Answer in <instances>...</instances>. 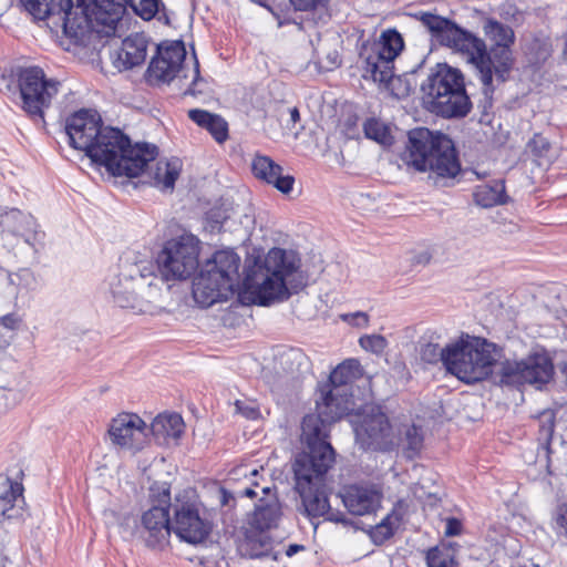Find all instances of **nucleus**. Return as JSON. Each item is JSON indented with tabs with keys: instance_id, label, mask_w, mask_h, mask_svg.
I'll use <instances>...</instances> for the list:
<instances>
[{
	"instance_id": "e433bc0d",
	"label": "nucleus",
	"mask_w": 567,
	"mask_h": 567,
	"mask_svg": "<svg viewBox=\"0 0 567 567\" xmlns=\"http://www.w3.org/2000/svg\"><path fill=\"white\" fill-rule=\"evenodd\" d=\"M484 33L492 45L512 47L515 42L514 30L502 22L488 19L484 23Z\"/></svg>"
},
{
	"instance_id": "423d86ee",
	"label": "nucleus",
	"mask_w": 567,
	"mask_h": 567,
	"mask_svg": "<svg viewBox=\"0 0 567 567\" xmlns=\"http://www.w3.org/2000/svg\"><path fill=\"white\" fill-rule=\"evenodd\" d=\"M425 107L442 117H464L472 109L463 73L447 63H436L421 84Z\"/></svg>"
},
{
	"instance_id": "ddd939ff",
	"label": "nucleus",
	"mask_w": 567,
	"mask_h": 567,
	"mask_svg": "<svg viewBox=\"0 0 567 567\" xmlns=\"http://www.w3.org/2000/svg\"><path fill=\"white\" fill-rule=\"evenodd\" d=\"M416 18L441 45L460 53L467 62L472 63L474 55L478 54L481 39L461 29L452 21L431 12H419Z\"/></svg>"
},
{
	"instance_id": "c03bdc74",
	"label": "nucleus",
	"mask_w": 567,
	"mask_h": 567,
	"mask_svg": "<svg viewBox=\"0 0 567 567\" xmlns=\"http://www.w3.org/2000/svg\"><path fill=\"white\" fill-rule=\"evenodd\" d=\"M296 10L299 11H319V17L316 23H326L329 20L326 6L328 0H289Z\"/></svg>"
},
{
	"instance_id": "0e129e2a",
	"label": "nucleus",
	"mask_w": 567,
	"mask_h": 567,
	"mask_svg": "<svg viewBox=\"0 0 567 567\" xmlns=\"http://www.w3.org/2000/svg\"><path fill=\"white\" fill-rule=\"evenodd\" d=\"M292 355H293L295 358H297V357H301V354H300L299 352H295V351L292 352Z\"/></svg>"
},
{
	"instance_id": "4468645a",
	"label": "nucleus",
	"mask_w": 567,
	"mask_h": 567,
	"mask_svg": "<svg viewBox=\"0 0 567 567\" xmlns=\"http://www.w3.org/2000/svg\"><path fill=\"white\" fill-rule=\"evenodd\" d=\"M334 462L332 445L319 446L316 450L305 449L296 455L292 463L296 486L324 485Z\"/></svg>"
},
{
	"instance_id": "8fccbe9b",
	"label": "nucleus",
	"mask_w": 567,
	"mask_h": 567,
	"mask_svg": "<svg viewBox=\"0 0 567 567\" xmlns=\"http://www.w3.org/2000/svg\"><path fill=\"white\" fill-rule=\"evenodd\" d=\"M159 9V0H140V2L134 7L136 14H138L143 20L153 19Z\"/></svg>"
},
{
	"instance_id": "4c0bfd02",
	"label": "nucleus",
	"mask_w": 567,
	"mask_h": 567,
	"mask_svg": "<svg viewBox=\"0 0 567 567\" xmlns=\"http://www.w3.org/2000/svg\"><path fill=\"white\" fill-rule=\"evenodd\" d=\"M363 132L367 138L373 140L379 144H391L392 136L389 127L378 118H367L363 123Z\"/></svg>"
},
{
	"instance_id": "cd10ccee",
	"label": "nucleus",
	"mask_w": 567,
	"mask_h": 567,
	"mask_svg": "<svg viewBox=\"0 0 567 567\" xmlns=\"http://www.w3.org/2000/svg\"><path fill=\"white\" fill-rule=\"evenodd\" d=\"M331 422L326 421L320 414H308L303 417L301 423V442L305 449L321 447L323 445H331L328 441L329 425Z\"/></svg>"
},
{
	"instance_id": "0eeeda50",
	"label": "nucleus",
	"mask_w": 567,
	"mask_h": 567,
	"mask_svg": "<svg viewBox=\"0 0 567 567\" xmlns=\"http://www.w3.org/2000/svg\"><path fill=\"white\" fill-rule=\"evenodd\" d=\"M240 258L231 249L216 251L193 284V296L202 307L227 300L238 285Z\"/></svg>"
},
{
	"instance_id": "393cba45",
	"label": "nucleus",
	"mask_w": 567,
	"mask_h": 567,
	"mask_svg": "<svg viewBox=\"0 0 567 567\" xmlns=\"http://www.w3.org/2000/svg\"><path fill=\"white\" fill-rule=\"evenodd\" d=\"M344 507L352 515L374 514L381 506L382 494L372 486L350 485L340 493Z\"/></svg>"
},
{
	"instance_id": "a18cd8bd",
	"label": "nucleus",
	"mask_w": 567,
	"mask_h": 567,
	"mask_svg": "<svg viewBox=\"0 0 567 567\" xmlns=\"http://www.w3.org/2000/svg\"><path fill=\"white\" fill-rule=\"evenodd\" d=\"M20 4L37 20H44L51 11L49 0H20Z\"/></svg>"
},
{
	"instance_id": "dca6fc26",
	"label": "nucleus",
	"mask_w": 567,
	"mask_h": 567,
	"mask_svg": "<svg viewBox=\"0 0 567 567\" xmlns=\"http://www.w3.org/2000/svg\"><path fill=\"white\" fill-rule=\"evenodd\" d=\"M480 52L474 55L472 64L478 72L485 94L493 91V74L504 82L514 63L512 47L491 45L489 51L485 42L481 39L478 44Z\"/></svg>"
},
{
	"instance_id": "20e7f679",
	"label": "nucleus",
	"mask_w": 567,
	"mask_h": 567,
	"mask_svg": "<svg viewBox=\"0 0 567 567\" xmlns=\"http://www.w3.org/2000/svg\"><path fill=\"white\" fill-rule=\"evenodd\" d=\"M403 159L419 172H429L435 183L454 178L461 171L452 140L426 127L409 132Z\"/></svg>"
},
{
	"instance_id": "338daca9",
	"label": "nucleus",
	"mask_w": 567,
	"mask_h": 567,
	"mask_svg": "<svg viewBox=\"0 0 567 567\" xmlns=\"http://www.w3.org/2000/svg\"><path fill=\"white\" fill-rule=\"evenodd\" d=\"M251 474L257 475L258 474L257 470H254Z\"/></svg>"
},
{
	"instance_id": "79ce46f5",
	"label": "nucleus",
	"mask_w": 567,
	"mask_h": 567,
	"mask_svg": "<svg viewBox=\"0 0 567 567\" xmlns=\"http://www.w3.org/2000/svg\"><path fill=\"white\" fill-rule=\"evenodd\" d=\"M549 151V141L538 133L534 134L526 145V152L530 153L539 165L543 164L544 159L548 158Z\"/></svg>"
},
{
	"instance_id": "f257e3e1",
	"label": "nucleus",
	"mask_w": 567,
	"mask_h": 567,
	"mask_svg": "<svg viewBox=\"0 0 567 567\" xmlns=\"http://www.w3.org/2000/svg\"><path fill=\"white\" fill-rule=\"evenodd\" d=\"M299 267L300 260L293 251L270 249L262 260H256L247 268L241 298L258 306L288 299V284Z\"/></svg>"
},
{
	"instance_id": "3c124183",
	"label": "nucleus",
	"mask_w": 567,
	"mask_h": 567,
	"mask_svg": "<svg viewBox=\"0 0 567 567\" xmlns=\"http://www.w3.org/2000/svg\"><path fill=\"white\" fill-rule=\"evenodd\" d=\"M340 318L343 322L357 328H365L369 324V316L363 311L342 313Z\"/></svg>"
},
{
	"instance_id": "603ef678",
	"label": "nucleus",
	"mask_w": 567,
	"mask_h": 567,
	"mask_svg": "<svg viewBox=\"0 0 567 567\" xmlns=\"http://www.w3.org/2000/svg\"><path fill=\"white\" fill-rule=\"evenodd\" d=\"M32 280V274L29 269L23 268L18 272L8 274V281L10 285L16 286L18 289L27 287Z\"/></svg>"
},
{
	"instance_id": "9d476101",
	"label": "nucleus",
	"mask_w": 567,
	"mask_h": 567,
	"mask_svg": "<svg viewBox=\"0 0 567 567\" xmlns=\"http://www.w3.org/2000/svg\"><path fill=\"white\" fill-rule=\"evenodd\" d=\"M403 48V38L395 29H388L378 41L363 44L360 51L363 78L388 84L394 76V60Z\"/></svg>"
},
{
	"instance_id": "c85d7f7f",
	"label": "nucleus",
	"mask_w": 567,
	"mask_h": 567,
	"mask_svg": "<svg viewBox=\"0 0 567 567\" xmlns=\"http://www.w3.org/2000/svg\"><path fill=\"white\" fill-rule=\"evenodd\" d=\"M184 429L185 424L179 414L163 413L153 420L148 432L153 434L159 444H168L171 440H178L184 433Z\"/></svg>"
},
{
	"instance_id": "2f4dec72",
	"label": "nucleus",
	"mask_w": 567,
	"mask_h": 567,
	"mask_svg": "<svg viewBox=\"0 0 567 567\" xmlns=\"http://www.w3.org/2000/svg\"><path fill=\"white\" fill-rule=\"evenodd\" d=\"M188 116L198 126L206 128L218 143L226 141L228 126L221 116L198 109L189 110Z\"/></svg>"
},
{
	"instance_id": "6ab92c4d",
	"label": "nucleus",
	"mask_w": 567,
	"mask_h": 567,
	"mask_svg": "<svg viewBox=\"0 0 567 567\" xmlns=\"http://www.w3.org/2000/svg\"><path fill=\"white\" fill-rule=\"evenodd\" d=\"M102 128L103 124L100 115L89 110L75 112L65 122V134L69 137L70 145L75 150L85 152V155H87Z\"/></svg>"
},
{
	"instance_id": "c9c22d12",
	"label": "nucleus",
	"mask_w": 567,
	"mask_h": 567,
	"mask_svg": "<svg viewBox=\"0 0 567 567\" xmlns=\"http://www.w3.org/2000/svg\"><path fill=\"white\" fill-rule=\"evenodd\" d=\"M182 162L178 158L158 161L154 173V184L163 190H173L179 176Z\"/></svg>"
},
{
	"instance_id": "473e14b6",
	"label": "nucleus",
	"mask_w": 567,
	"mask_h": 567,
	"mask_svg": "<svg viewBox=\"0 0 567 567\" xmlns=\"http://www.w3.org/2000/svg\"><path fill=\"white\" fill-rule=\"evenodd\" d=\"M244 555L249 558H262L270 557L272 560H279L280 554L272 551V542L269 536L260 533H250L246 535V538L241 545Z\"/></svg>"
},
{
	"instance_id": "5fc2aeb1",
	"label": "nucleus",
	"mask_w": 567,
	"mask_h": 567,
	"mask_svg": "<svg viewBox=\"0 0 567 567\" xmlns=\"http://www.w3.org/2000/svg\"><path fill=\"white\" fill-rule=\"evenodd\" d=\"M555 520L558 532L567 536V505L557 508Z\"/></svg>"
},
{
	"instance_id": "4d7b16f0",
	"label": "nucleus",
	"mask_w": 567,
	"mask_h": 567,
	"mask_svg": "<svg viewBox=\"0 0 567 567\" xmlns=\"http://www.w3.org/2000/svg\"><path fill=\"white\" fill-rule=\"evenodd\" d=\"M461 529H462V524L458 519L453 518V517L447 519L446 527H445V535L456 536L461 533Z\"/></svg>"
},
{
	"instance_id": "39448f33",
	"label": "nucleus",
	"mask_w": 567,
	"mask_h": 567,
	"mask_svg": "<svg viewBox=\"0 0 567 567\" xmlns=\"http://www.w3.org/2000/svg\"><path fill=\"white\" fill-rule=\"evenodd\" d=\"M109 293L120 308L144 311L162 292V278L151 259H125L107 281Z\"/></svg>"
},
{
	"instance_id": "5701e85b",
	"label": "nucleus",
	"mask_w": 567,
	"mask_h": 567,
	"mask_svg": "<svg viewBox=\"0 0 567 567\" xmlns=\"http://www.w3.org/2000/svg\"><path fill=\"white\" fill-rule=\"evenodd\" d=\"M355 440L363 449H378L390 435V423L386 415L374 411L362 416L359 421L351 420Z\"/></svg>"
},
{
	"instance_id": "f8f14e48",
	"label": "nucleus",
	"mask_w": 567,
	"mask_h": 567,
	"mask_svg": "<svg viewBox=\"0 0 567 567\" xmlns=\"http://www.w3.org/2000/svg\"><path fill=\"white\" fill-rule=\"evenodd\" d=\"M58 87L59 82L47 79L39 66H27L19 71L22 109L34 120L43 121L44 109L50 106L52 97L58 93Z\"/></svg>"
},
{
	"instance_id": "4be33fe9",
	"label": "nucleus",
	"mask_w": 567,
	"mask_h": 567,
	"mask_svg": "<svg viewBox=\"0 0 567 567\" xmlns=\"http://www.w3.org/2000/svg\"><path fill=\"white\" fill-rule=\"evenodd\" d=\"M301 497L305 513L310 518L323 517L326 520L334 523H343L344 515L340 511H336L330 506L328 498V484L296 486Z\"/></svg>"
},
{
	"instance_id": "a211bd4d",
	"label": "nucleus",
	"mask_w": 567,
	"mask_h": 567,
	"mask_svg": "<svg viewBox=\"0 0 567 567\" xmlns=\"http://www.w3.org/2000/svg\"><path fill=\"white\" fill-rule=\"evenodd\" d=\"M107 434L114 446L136 453L146 443L148 425L140 415L123 412L111 420Z\"/></svg>"
},
{
	"instance_id": "9b49d317",
	"label": "nucleus",
	"mask_w": 567,
	"mask_h": 567,
	"mask_svg": "<svg viewBox=\"0 0 567 567\" xmlns=\"http://www.w3.org/2000/svg\"><path fill=\"white\" fill-rule=\"evenodd\" d=\"M198 240L193 235H182L165 243L154 264L159 271L162 285L165 280L189 278L198 267Z\"/></svg>"
},
{
	"instance_id": "ea45409f",
	"label": "nucleus",
	"mask_w": 567,
	"mask_h": 567,
	"mask_svg": "<svg viewBox=\"0 0 567 567\" xmlns=\"http://www.w3.org/2000/svg\"><path fill=\"white\" fill-rule=\"evenodd\" d=\"M446 346L441 348L439 343L426 342L420 348V359L427 364H436L442 362L447 369Z\"/></svg>"
},
{
	"instance_id": "e2e57ef3",
	"label": "nucleus",
	"mask_w": 567,
	"mask_h": 567,
	"mask_svg": "<svg viewBox=\"0 0 567 567\" xmlns=\"http://www.w3.org/2000/svg\"><path fill=\"white\" fill-rule=\"evenodd\" d=\"M269 491H270V488H269V487H261V493H262V494H268V493H269Z\"/></svg>"
},
{
	"instance_id": "37998d69",
	"label": "nucleus",
	"mask_w": 567,
	"mask_h": 567,
	"mask_svg": "<svg viewBox=\"0 0 567 567\" xmlns=\"http://www.w3.org/2000/svg\"><path fill=\"white\" fill-rule=\"evenodd\" d=\"M192 83L184 92V95H192L194 97L206 96L209 94L208 83L200 76L199 63L196 58L193 60Z\"/></svg>"
},
{
	"instance_id": "2eb2a0df",
	"label": "nucleus",
	"mask_w": 567,
	"mask_h": 567,
	"mask_svg": "<svg viewBox=\"0 0 567 567\" xmlns=\"http://www.w3.org/2000/svg\"><path fill=\"white\" fill-rule=\"evenodd\" d=\"M168 487L158 493V505H153L141 518L140 536L148 548L163 549L168 545L172 533V523L168 508L171 506Z\"/></svg>"
},
{
	"instance_id": "c756f323",
	"label": "nucleus",
	"mask_w": 567,
	"mask_h": 567,
	"mask_svg": "<svg viewBox=\"0 0 567 567\" xmlns=\"http://www.w3.org/2000/svg\"><path fill=\"white\" fill-rule=\"evenodd\" d=\"M147 44L143 37L135 34L127 37L122 42L115 64L125 70L142 64L146 59Z\"/></svg>"
},
{
	"instance_id": "bf43d9fd",
	"label": "nucleus",
	"mask_w": 567,
	"mask_h": 567,
	"mask_svg": "<svg viewBox=\"0 0 567 567\" xmlns=\"http://www.w3.org/2000/svg\"><path fill=\"white\" fill-rule=\"evenodd\" d=\"M554 431V423L551 420L548 421V424L547 425H543L542 426V433L544 436L546 437H550L551 436V433Z\"/></svg>"
},
{
	"instance_id": "7c9ffc66",
	"label": "nucleus",
	"mask_w": 567,
	"mask_h": 567,
	"mask_svg": "<svg viewBox=\"0 0 567 567\" xmlns=\"http://www.w3.org/2000/svg\"><path fill=\"white\" fill-rule=\"evenodd\" d=\"M280 515V505L276 498H260L249 518V525L258 532L268 530L277 526Z\"/></svg>"
},
{
	"instance_id": "72a5a7b5",
	"label": "nucleus",
	"mask_w": 567,
	"mask_h": 567,
	"mask_svg": "<svg viewBox=\"0 0 567 567\" xmlns=\"http://www.w3.org/2000/svg\"><path fill=\"white\" fill-rule=\"evenodd\" d=\"M474 200L484 208L505 204L507 196L505 194L504 181L497 179L492 183L482 184L475 187Z\"/></svg>"
},
{
	"instance_id": "58836bf2",
	"label": "nucleus",
	"mask_w": 567,
	"mask_h": 567,
	"mask_svg": "<svg viewBox=\"0 0 567 567\" xmlns=\"http://www.w3.org/2000/svg\"><path fill=\"white\" fill-rule=\"evenodd\" d=\"M422 429L416 425H411L404 433V454L408 458H414L419 455L423 446Z\"/></svg>"
},
{
	"instance_id": "f3484780",
	"label": "nucleus",
	"mask_w": 567,
	"mask_h": 567,
	"mask_svg": "<svg viewBox=\"0 0 567 567\" xmlns=\"http://www.w3.org/2000/svg\"><path fill=\"white\" fill-rule=\"evenodd\" d=\"M174 509L172 523V532L185 543L197 545L206 540L210 533V525L199 515L195 503L181 502L176 498L172 504Z\"/></svg>"
},
{
	"instance_id": "f03ea898",
	"label": "nucleus",
	"mask_w": 567,
	"mask_h": 567,
	"mask_svg": "<svg viewBox=\"0 0 567 567\" xmlns=\"http://www.w3.org/2000/svg\"><path fill=\"white\" fill-rule=\"evenodd\" d=\"M128 0H61L63 31L75 43L85 45L93 33L117 35Z\"/></svg>"
},
{
	"instance_id": "a878e982",
	"label": "nucleus",
	"mask_w": 567,
	"mask_h": 567,
	"mask_svg": "<svg viewBox=\"0 0 567 567\" xmlns=\"http://www.w3.org/2000/svg\"><path fill=\"white\" fill-rule=\"evenodd\" d=\"M251 169L257 178L274 185L279 192L288 194L292 190L293 176L284 175L282 167L270 157L257 155L252 159Z\"/></svg>"
},
{
	"instance_id": "69168bd1",
	"label": "nucleus",
	"mask_w": 567,
	"mask_h": 567,
	"mask_svg": "<svg viewBox=\"0 0 567 567\" xmlns=\"http://www.w3.org/2000/svg\"><path fill=\"white\" fill-rule=\"evenodd\" d=\"M254 2H257L259 4H264L262 0H252Z\"/></svg>"
},
{
	"instance_id": "de8ad7c7",
	"label": "nucleus",
	"mask_w": 567,
	"mask_h": 567,
	"mask_svg": "<svg viewBox=\"0 0 567 567\" xmlns=\"http://www.w3.org/2000/svg\"><path fill=\"white\" fill-rule=\"evenodd\" d=\"M398 526V517L392 514H388L379 524L375 525L373 537L380 538L381 540L388 539L393 535Z\"/></svg>"
},
{
	"instance_id": "f704fd0d",
	"label": "nucleus",
	"mask_w": 567,
	"mask_h": 567,
	"mask_svg": "<svg viewBox=\"0 0 567 567\" xmlns=\"http://www.w3.org/2000/svg\"><path fill=\"white\" fill-rule=\"evenodd\" d=\"M361 375L360 362L355 359H348L341 362L329 375L327 386L342 388L349 391V384Z\"/></svg>"
},
{
	"instance_id": "49530a36",
	"label": "nucleus",
	"mask_w": 567,
	"mask_h": 567,
	"mask_svg": "<svg viewBox=\"0 0 567 567\" xmlns=\"http://www.w3.org/2000/svg\"><path fill=\"white\" fill-rule=\"evenodd\" d=\"M359 344L368 352L381 354L388 347V341L381 334H365L359 339Z\"/></svg>"
},
{
	"instance_id": "a19ab883",
	"label": "nucleus",
	"mask_w": 567,
	"mask_h": 567,
	"mask_svg": "<svg viewBox=\"0 0 567 567\" xmlns=\"http://www.w3.org/2000/svg\"><path fill=\"white\" fill-rule=\"evenodd\" d=\"M427 567H456L454 556L449 548L434 547L426 554Z\"/></svg>"
},
{
	"instance_id": "412c9836",
	"label": "nucleus",
	"mask_w": 567,
	"mask_h": 567,
	"mask_svg": "<svg viewBox=\"0 0 567 567\" xmlns=\"http://www.w3.org/2000/svg\"><path fill=\"white\" fill-rule=\"evenodd\" d=\"M23 492L18 478L0 474V523L24 520L28 512Z\"/></svg>"
},
{
	"instance_id": "6e6552de",
	"label": "nucleus",
	"mask_w": 567,
	"mask_h": 567,
	"mask_svg": "<svg viewBox=\"0 0 567 567\" xmlns=\"http://www.w3.org/2000/svg\"><path fill=\"white\" fill-rule=\"evenodd\" d=\"M495 346L485 339L462 334L446 344V371L466 383L486 379L496 362Z\"/></svg>"
},
{
	"instance_id": "864d4df0",
	"label": "nucleus",
	"mask_w": 567,
	"mask_h": 567,
	"mask_svg": "<svg viewBox=\"0 0 567 567\" xmlns=\"http://www.w3.org/2000/svg\"><path fill=\"white\" fill-rule=\"evenodd\" d=\"M319 65L326 71H331L340 65V58L336 50L329 52L326 60H319Z\"/></svg>"
},
{
	"instance_id": "09e8293b",
	"label": "nucleus",
	"mask_w": 567,
	"mask_h": 567,
	"mask_svg": "<svg viewBox=\"0 0 567 567\" xmlns=\"http://www.w3.org/2000/svg\"><path fill=\"white\" fill-rule=\"evenodd\" d=\"M236 413L243 415L247 420H257L260 417V410L258 404L252 400H236L235 401Z\"/></svg>"
},
{
	"instance_id": "6e6d98bb",
	"label": "nucleus",
	"mask_w": 567,
	"mask_h": 567,
	"mask_svg": "<svg viewBox=\"0 0 567 567\" xmlns=\"http://www.w3.org/2000/svg\"><path fill=\"white\" fill-rule=\"evenodd\" d=\"M21 322L22 319L17 313H8L0 318V323L9 330H17Z\"/></svg>"
},
{
	"instance_id": "aec40b11",
	"label": "nucleus",
	"mask_w": 567,
	"mask_h": 567,
	"mask_svg": "<svg viewBox=\"0 0 567 567\" xmlns=\"http://www.w3.org/2000/svg\"><path fill=\"white\" fill-rule=\"evenodd\" d=\"M186 50L183 42H174L165 48L159 47L157 55L151 61L148 74L151 79L171 82L176 76L187 78L184 73Z\"/></svg>"
},
{
	"instance_id": "052dcab7",
	"label": "nucleus",
	"mask_w": 567,
	"mask_h": 567,
	"mask_svg": "<svg viewBox=\"0 0 567 567\" xmlns=\"http://www.w3.org/2000/svg\"><path fill=\"white\" fill-rule=\"evenodd\" d=\"M240 495L252 498L258 496V492L254 487H246L243 491H240Z\"/></svg>"
},
{
	"instance_id": "13d9d810",
	"label": "nucleus",
	"mask_w": 567,
	"mask_h": 567,
	"mask_svg": "<svg viewBox=\"0 0 567 567\" xmlns=\"http://www.w3.org/2000/svg\"><path fill=\"white\" fill-rule=\"evenodd\" d=\"M303 549H305V547H303L302 545H298V544H290V545L287 547V549H286L285 554H286V556H288V557H292V556H293V555H296L298 551L303 550Z\"/></svg>"
},
{
	"instance_id": "1a4fd4ad",
	"label": "nucleus",
	"mask_w": 567,
	"mask_h": 567,
	"mask_svg": "<svg viewBox=\"0 0 567 567\" xmlns=\"http://www.w3.org/2000/svg\"><path fill=\"white\" fill-rule=\"evenodd\" d=\"M499 382L504 385H532L542 390L555 375L553 358L544 348H534L520 360H506L499 369Z\"/></svg>"
},
{
	"instance_id": "7ed1b4c3",
	"label": "nucleus",
	"mask_w": 567,
	"mask_h": 567,
	"mask_svg": "<svg viewBox=\"0 0 567 567\" xmlns=\"http://www.w3.org/2000/svg\"><path fill=\"white\" fill-rule=\"evenodd\" d=\"M86 156L113 176L136 177L156 158L157 147L147 143L132 145L121 130L103 126Z\"/></svg>"
},
{
	"instance_id": "b1692460",
	"label": "nucleus",
	"mask_w": 567,
	"mask_h": 567,
	"mask_svg": "<svg viewBox=\"0 0 567 567\" xmlns=\"http://www.w3.org/2000/svg\"><path fill=\"white\" fill-rule=\"evenodd\" d=\"M320 393V399L316 401L317 412L328 422L333 423L354 409L353 396L347 389L324 385Z\"/></svg>"
},
{
	"instance_id": "bb28decb",
	"label": "nucleus",
	"mask_w": 567,
	"mask_h": 567,
	"mask_svg": "<svg viewBox=\"0 0 567 567\" xmlns=\"http://www.w3.org/2000/svg\"><path fill=\"white\" fill-rule=\"evenodd\" d=\"M0 226L3 233L21 237L29 245H34L38 240V225L34 218L30 214H25L19 209H11L3 214L1 216Z\"/></svg>"
},
{
	"instance_id": "680f3d73",
	"label": "nucleus",
	"mask_w": 567,
	"mask_h": 567,
	"mask_svg": "<svg viewBox=\"0 0 567 567\" xmlns=\"http://www.w3.org/2000/svg\"><path fill=\"white\" fill-rule=\"evenodd\" d=\"M289 114L292 123H297L300 120V114L297 107L290 109Z\"/></svg>"
}]
</instances>
